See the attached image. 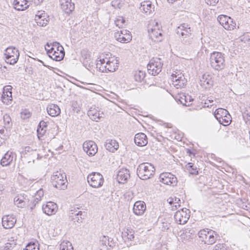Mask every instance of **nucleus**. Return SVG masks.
<instances>
[{"label":"nucleus","instance_id":"11","mask_svg":"<svg viewBox=\"0 0 250 250\" xmlns=\"http://www.w3.org/2000/svg\"><path fill=\"white\" fill-rule=\"evenodd\" d=\"M190 211L187 208H182L176 211L174 214V219L179 224H185L190 217Z\"/></svg>","mask_w":250,"mask_h":250},{"label":"nucleus","instance_id":"20","mask_svg":"<svg viewBox=\"0 0 250 250\" xmlns=\"http://www.w3.org/2000/svg\"><path fill=\"white\" fill-rule=\"evenodd\" d=\"M42 208L44 213L48 215H51L57 212L58 206L56 204L49 202L45 205H43Z\"/></svg>","mask_w":250,"mask_h":250},{"label":"nucleus","instance_id":"19","mask_svg":"<svg viewBox=\"0 0 250 250\" xmlns=\"http://www.w3.org/2000/svg\"><path fill=\"white\" fill-rule=\"evenodd\" d=\"M35 20L38 25L40 26H45L48 22L45 12L42 11H38L35 15Z\"/></svg>","mask_w":250,"mask_h":250},{"label":"nucleus","instance_id":"34","mask_svg":"<svg viewBox=\"0 0 250 250\" xmlns=\"http://www.w3.org/2000/svg\"><path fill=\"white\" fill-rule=\"evenodd\" d=\"M133 76L136 82H142L145 77L146 73L142 70H136L133 72Z\"/></svg>","mask_w":250,"mask_h":250},{"label":"nucleus","instance_id":"12","mask_svg":"<svg viewBox=\"0 0 250 250\" xmlns=\"http://www.w3.org/2000/svg\"><path fill=\"white\" fill-rule=\"evenodd\" d=\"M220 24L226 30H233L236 26V23L232 19L226 15H222L217 19Z\"/></svg>","mask_w":250,"mask_h":250},{"label":"nucleus","instance_id":"6","mask_svg":"<svg viewBox=\"0 0 250 250\" xmlns=\"http://www.w3.org/2000/svg\"><path fill=\"white\" fill-rule=\"evenodd\" d=\"M5 62L10 64H14L18 62L20 53L18 49L15 47L10 46L5 50Z\"/></svg>","mask_w":250,"mask_h":250},{"label":"nucleus","instance_id":"4","mask_svg":"<svg viewBox=\"0 0 250 250\" xmlns=\"http://www.w3.org/2000/svg\"><path fill=\"white\" fill-rule=\"evenodd\" d=\"M211 67L216 70H221L225 67V61L224 54L219 52H213L210 56Z\"/></svg>","mask_w":250,"mask_h":250},{"label":"nucleus","instance_id":"48","mask_svg":"<svg viewBox=\"0 0 250 250\" xmlns=\"http://www.w3.org/2000/svg\"><path fill=\"white\" fill-rule=\"evenodd\" d=\"M100 241L103 246H106L107 244H109L108 237L105 236L101 237Z\"/></svg>","mask_w":250,"mask_h":250},{"label":"nucleus","instance_id":"42","mask_svg":"<svg viewBox=\"0 0 250 250\" xmlns=\"http://www.w3.org/2000/svg\"><path fill=\"white\" fill-rule=\"evenodd\" d=\"M31 116V113L27 109H24L21 112V117L22 119H27L29 118Z\"/></svg>","mask_w":250,"mask_h":250},{"label":"nucleus","instance_id":"37","mask_svg":"<svg viewBox=\"0 0 250 250\" xmlns=\"http://www.w3.org/2000/svg\"><path fill=\"white\" fill-rule=\"evenodd\" d=\"M186 167L187 169L189 171L190 174L193 175L198 174V172L197 170V167L194 164L188 163L186 165Z\"/></svg>","mask_w":250,"mask_h":250},{"label":"nucleus","instance_id":"13","mask_svg":"<svg viewBox=\"0 0 250 250\" xmlns=\"http://www.w3.org/2000/svg\"><path fill=\"white\" fill-rule=\"evenodd\" d=\"M119 61L116 58L111 57L106 61L104 67L100 66V70L103 72H114L118 68Z\"/></svg>","mask_w":250,"mask_h":250},{"label":"nucleus","instance_id":"8","mask_svg":"<svg viewBox=\"0 0 250 250\" xmlns=\"http://www.w3.org/2000/svg\"><path fill=\"white\" fill-rule=\"evenodd\" d=\"M162 66L163 63L161 59L153 58L149 61L147 64L148 72L152 75H156L161 71Z\"/></svg>","mask_w":250,"mask_h":250},{"label":"nucleus","instance_id":"25","mask_svg":"<svg viewBox=\"0 0 250 250\" xmlns=\"http://www.w3.org/2000/svg\"><path fill=\"white\" fill-rule=\"evenodd\" d=\"M134 142L138 146H146L147 143V138L144 133H139L135 135Z\"/></svg>","mask_w":250,"mask_h":250},{"label":"nucleus","instance_id":"16","mask_svg":"<svg viewBox=\"0 0 250 250\" xmlns=\"http://www.w3.org/2000/svg\"><path fill=\"white\" fill-rule=\"evenodd\" d=\"M115 37L116 40L122 43H127L132 40V36L130 32L125 29L121 30L115 34Z\"/></svg>","mask_w":250,"mask_h":250},{"label":"nucleus","instance_id":"62","mask_svg":"<svg viewBox=\"0 0 250 250\" xmlns=\"http://www.w3.org/2000/svg\"><path fill=\"white\" fill-rule=\"evenodd\" d=\"M167 201L168 202L169 204L171 205H173V207H172V209H173L174 208L173 207H174V198L173 197H170L168 199H167Z\"/></svg>","mask_w":250,"mask_h":250},{"label":"nucleus","instance_id":"33","mask_svg":"<svg viewBox=\"0 0 250 250\" xmlns=\"http://www.w3.org/2000/svg\"><path fill=\"white\" fill-rule=\"evenodd\" d=\"M200 82L201 85L205 88H209L213 85V81L208 75H203Z\"/></svg>","mask_w":250,"mask_h":250},{"label":"nucleus","instance_id":"29","mask_svg":"<svg viewBox=\"0 0 250 250\" xmlns=\"http://www.w3.org/2000/svg\"><path fill=\"white\" fill-rule=\"evenodd\" d=\"M122 236L125 242L132 241L134 238V231L130 228H126L122 232Z\"/></svg>","mask_w":250,"mask_h":250},{"label":"nucleus","instance_id":"46","mask_svg":"<svg viewBox=\"0 0 250 250\" xmlns=\"http://www.w3.org/2000/svg\"><path fill=\"white\" fill-rule=\"evenodd\" d=\"M38 137L40 140L42 139V137L45 134L46 129L38 127L37 128Z\"/></svg>","mask_w":250,"mask_h":250},{"label":"nucleus","instance_id":"53","mask_svg":"<svg viewBox=\"0 0 250 250\" xmlns=\"http://www.w3.org/2000/svg\"><path fill=\"white\" fill-rule=\"evenodd\" d=\"M174 206L175 208V209L177 208V207L180 206V202L181 200L179 198H177L176 197H174Z\"/></svg>","mask_w":250,"mask_h":250},{"label":"nucleus","instance_id":"45","mask_svg":"<svg viewBox=\"0 0 250 250\" xmlns=\"http://www.w3.org/2000/svg\"><path fill=\"white\" fill-rule=\"evenodd\" d=\"M16 245V243L13 240L12 241H10V242H7L5 243L3 247H4L5 249H7V250H11L13 249V248Z\"/></svg>","mask_w":250,"mask_h":250},{"label":"nucleus","instance_id":"32","mask_svg":"<svg viewBox=\"0 0 250 250\" xmlns=\"http://www.w3.org/2000/svg\"><path fill=\"white\" fill-rule=\"evenodd\" d=\"M48 114L52 117H56L59 115L61 113L60 107L55 104H49L46 108Z\"/></svg>","mask_w":250,"mask_h":250},{"label":"nucleus","instance_id":"55","mask_svg":"<svg viewBox=\"0 0 250 250\" xmlns=\"http://www.w3.org/2000/svg\"><path fill=\"white\" fill-rule=\"evenodd\" d=\"M38 127H39L40 128H42L47 129V122H45L43 121H42L40 122Z\"/></svg>","mask_w":250,"mask_h":250},{"label":"nucleus","instance_id":"17","mask_svg":"<svg viewBox=\"0 0 250 250\" xmlns=\"http://www.w3.org/2000/svg\"><path fill=\"white\" fill-rule=\"evenodd\" d=\"M16 221L17 219L14 215H6L2 217V225L4 228L9 229L14 227Z\"/></svg>","mask_w":250,"mask_h":250},{"label":"nucleus","instance_id":"31","mask_svg":"<svg viewBox=\"0 0 250 250\" xmlns=\"http://www.w3.org/2000/svg\"><path fill=\"white\" fill-rule=\"evenodd\" d=\"M104 146L109 151L114 152L119 148V144L114 140L107 139L105 143Z\"/></svg>","mask_w":250,"mask_h":250},{"label":"nucleus","instance_id":"22","mask_svg":"<svg viewBox=\"0 0 250 250\" xmlns=\"http://www.w3.org/2000/svg\"><path fill=\"white\" fill-rule=\"evenodd\" d=\"M146 210V205L144 201H138L134 203L133 210L136 215H141Z\"/></svg>","mask_w":250,"mask_h":250},{"label":"nucleus","instance_id":"15","mask_svg":"<svg viewBox=\"0 0 250 250\" xmlns=\"http://www.w3.org/2000/svg\"><path fill=\"white\" fill-rule=\"evenodd\" d=\"M83 149L89 156H94L98 151L96 143L92 141H87L83 144Z\"/></svg>","mask_w":250,"mask_h":250},{"label":"nucleus","instance_id":"24","mask_svg":"<svg viewBox=\"0 0 250 250\" xmlns=\"http://www.w3.org/2000/svg\"><path fill=\"white\" fill-rule=\"evenodd\" d=\"M60 2L61 9L66 13H69L74 9V4L71 3V0H60Z\"/></svg>","mask_w":250,"mask_h":250},{"label":"nucleus","instance_id":"54","mask_svg":"<svg viewBox=\"0 0 250 250\" xmlns=\"http://www.w3.org/2000/svg\"><path fill=\"white\" fill-rule=\"evenodd\" d=\"M206 3L209 5L214 6L218 2L219 0H205Z\"/></svg>","mask_w":250,"mask_h":250},{"label":"nucleus","instance_id":"2","mask_svg":"<svg viewBox=\"0 0 250 250\" xmlns=\"http://www.w3.org/2000/svg\"><path fill=\"white\" fill-rule=\"evenodd\" d=\"M158 22L151 21L148 24L147 31L149 38L154 42H160L163 40L162 31Z\"/></svg>","mask_w":250,"mask_h":250},{"label":"nucleus","instance_id":"9","mask_svg":"<svg viewBox=\"0 0 250 250\" xmlns=\"http://www.w3.org/2000/svg\"><path fill=\"white\" fill-rule=\"evenodd\" d=\"M87 212L82 211L79 208H75L70 210L69 217L74 223L81 224L85 219Z\"/></svg>","mask_w":250,"mask_h":250},{"label":"nucleus","instance_id":"28","mask_svg":"<svg viewBox=\"0 0 250 250\" xmlns=\"http://www.w3.org/2000/svg\"><path fill=\"white\" fill-rule=\"evenodd\" d=\"M26 196L20 194L16 196L14 199V202L15 205L19 208H23L28 202L29 200L26 198Z\"/></svg>","mask_w":250,"mask_h":250},{"label":"nucleus","instance_id":"18","mask_svg":"<svg viewBox=\"0 0 250 250\" xmlns=\"http://www.w3.org/2000/svg\"><path fill=\"white\" fill-rule=\"evenodd\" d=\"M130 178V173L127 168L120 169L117 174V180L121 184H125Z\"/></svg>","mask_w":250,"mask_h":250},{"label":"nucleus","instance_id":"10","mask_svg":"<svg viewBox=\"0 0 250 250\" xmlns=\"http://www.w3.org/2000/svg\"><path fill=\"white\" fill-rule=\"evenodd\" d=\"M160 181L163 184L174 187L177 185L176 177L170 172H164L159 176Z\"/></svg>","mask_w":250,"mask_h":250},{"label":"nucleus","instance_id":"3","mask_svg":"<svg viewBox=\"0 0 250 250\" xmlns=\"http://www.w3.org/2000/svg\"><path fill=\"white\" fill-rule=\"evenodd\" d=\"M198 236L202 242L207 245H212L215 243L219 235L215 231L205 229L200 230L198 232Z\"/></svg>","mask_w":250,"mask_h":250},{"label":"nucleus","instance_id":"51","mask_svg":"<svg viewBox=\"0 0 250 250\" xmlns=\"http://www.w3.org/2000/svg\"><path fill=\"white\" fill-rule=\"evenodd\" d=\"M188 28H183V32H184L185 37L189 36L191 34V28L189 25L187 24V26H186Z\"/></svg>","mask_w":250,"mask_h":250},{"label":"nucleus","instance_id":"7","mask_svg":"<svg viewBox=\"0 0 250 250\" xmlns=\"http://www.w3.org/2000/svg\"><path fill=\"white\" fill-rule=\"evenodd\" d=\"M87 181L89 185L94 188L102 187L104 182L103 175L99 172H92L87 177Z\"/></svg>","mask_w":250,"mask_h":250},{"label":"nucleus","instance_id":"49","mask_svg":"<svg viewBox=\"0 0 250 250\" xmlns=\"http://www.w3.org/2000/svg\"><path fill=\"white\" fill-rule=\"evenodd\" d=\"M213 250H228L227 247H226V245L224 244H216Z\"/></svg>","mask_w":250,"mask_h":250},{"label":"nucleus","instance_id":"38","mask_svg":"<svg viewBox=\"0 0 250 250\" xmlns=\"http://www.w3.org/2000/svg\"><path fill=\"white\" fill-rule=\"evenodd\" d=\"M218 121L220 124L224 126L228 125L230 123L231 121L230 115L229 113L228 115H226L225 116H223L219 119Z\"/></svg>","mask_w":250,"mask_h":250},{"label":"nucleus","instance_id":"21","mask_svg":"<svg viewBox=\"0 0 250 250\" xmlns=\"http://www.w3.org/2000/svg\"><path fill=\"white\" fill-rule=\"evenodd\" d=\"M46 51L49 57L56 61H60L62 60L64 57V53L53 50V47H51L50 48L46 47Z\"/></svg>","mask_w":250,"mask_h":250},{"label":"nucleus","instance_id":"60","mask_svg":"<svg viewBox=\"0 0 250 250\" xmlns=\"http://www.w3.org/2000/svg\"><path fill=\"white\" fill-rule=\"evenodd\" d=\"M43 0H28V2L31 1L34 3L35 5H39L40 4Z\"/></svg>","mask_w":250,"mask_h":250},{"label":"nucleus","instance_id":"5","mask_svg":"<svg viewBox=\"0 0 250 250\" xmlns=\"http://www.w3.org/2000/svg\"><path fill=\"white\" fill-rule=\"evenodd\" d=\"M51 178L54 187L61 190H64L66 188L67 179L64 173L57 171L53 173Z\"/></svg>","mask_w":250,"mask_h":250},{"label":"nucleus","instance_id":"59","mask_svg":"<svg viewBox=\"0 0 250 250\" xmlns=\"http://www.w3.org/2000/svg\"><path fill=\"white\" fill-rule=\"evenodd\" d=\"M61 44L58 42H54L52 43V45L51 47H53V50H56V49L58 48Z\"/></svg>","mask_w":250,"mask_h":250},{"label":"nucleus","instance_id":"56","mask_svg":"<svg viewBox=\"0 0 250 250\" xmlns=\"http://www.w3.org/2000/svg\"><path fill=\"white\" fill-rule=\"evenodd\" d=\"M6 96L8 98V100H12V92L11 91H8L3 92V97H4Z\"/></svg>","mask_w":250,"mask_h":250},{"label":"nucleus","instance_id":"27","mask_svg":"<svg viewBox=\"0 0 250 250\" xmlns=\"http://www.w3.org/2000/svg\"><path fill=\"white\" fill-rule=\"evenodd\" d=\"M154 6L150 1H144L141 3L140 9L146 14H150L154 10Z\"/></svg>","mask_w":250,"mask_h":250},{"label":"nucleus","instance_id":"30","mask_svg":"<svg viewBox=\"0 0 250 250\" xmlns=\"http://www.w3.org/2000/svg\"><path fill=\"white\" fill-rule=\"evenodd\" d=\"M14 154L11 151H7L2 157L0 161V164L3 167H6L10 165L14 159Z\"/></svg>","mask_w":250,"mask_h":250},{"label":"nucleus","instance_id":"23","mask_svg":"<svg viewBox=\"0 0 250 250\" xmlns=\"http://www.w3.org/2000/svg\"><path fill=\"white\" fill-rule=\"evenodd\" d=\"M104 115L103 112H100L95 107H91L87 111V115L93 121L98 122Z\"/></svg>","mask_w":250,"mask_h":250},{"label":"nucleus","instance_id":"14","mask_svg":"<svg viewBox=\"0 0 250 250\" xmlns=\"http://www.w3.org/2000/svg\"><path fill=\"white\" fill-rule=\"evenodd\" d=\"M171 79L173 85L176 88H179L184 87V86L187 83V80L185 79L184 75L180 72H176L175 73H172L171 75Z\"/></svg>","mask_w":250,"mask_h":250},{"label":"nucleus","instance_id":"50","mask_svg":"<svg viewBox=\"0 0 250 250\" xmlns=\"http://www.w3.org/2000/svg\"><path fill=\"white\" fill-rule=\"evenodd\" d=\"M125 22V20L123 19V17H120L117 20L115 21V24L116 26L119 27H121L122 26Z\"/></svg>","mask_w":250,"mask_h":250},{"label":"nucleus","instance_id":"47","mask_svg":"<svg viewBox=\"0 0 250 250\" xmlns=\"http://www.w3.org/2000/svg\"><path fill=\"white\" fill-rule=\"evenodd\" d=\"M3 119L5 125L9 126L11 122V119L10 116L7 114H5L3 115Z\"/></svg>","mask_w":250,"mask_h":250},{"label":"nucleus","instance_id":"41","mask_svg":"<svg viewBox=\"0 0 250 250\" xmlns=\"http://www.w3.org/2000/svg\"><path fill=\"white\" fill-rule=\"evenodd\" d=\"M44 195V192L42 188H40L38 190L35 194V201L36 203H39L41 201V198L43 197Z\"/></svg>","mask_w":250,"mask_h":250},{"label":"nucleus","instance_id":"1","mask_svg":"<svg viewBox=\"0 0 250 250\" xmlns=\"http://www.w3.org/2000/svg\"><path fill=\"white\" fill-rule=\"evenodd\" d=\"M155 170V168L151 164L143 163L138 166L137 174L140 179L147 180L154 175Z\"/></svg>","mask_w":250,"mask_h":250},{"label":"nucleus","instance_id":"64","mask_svg":"<svg viewBox=\"0 0 250 250\" xmlns=\"http://www.w3.org/2000/svg\"><path fill=\"white\" fill-rule=\"evenodd\" d=\"M51 45H52V43H49L47 42L45 46V49L46 50V47L47 48H50L51 47Z\"/></svg>","mask_w":250,"mask_h":250},{"label":"nucleus","instance_id":"52","mask_svg":"<svg viewBox=\"0 0 250 250\" xmlns=\"http://www.w3.org/2000/svg\"><path fill=\"white\" fill-rule=\"evenodd\" d=\"M108 59H100L99 62L97 63V67H99L100 68V66L101 67H104V65H105V63H106V62L107 60H108Z\"/></svg>","mask_w":250,"mask_h":250},{"label":"nucleus","instance_id":"61","mask_svg":"<svg viewBox=\"0 0 250 250\" xmlns=\"http://www.w3.org/2000/svg\"><path fill=\"white\" fill-rule=\"evenodd\" d=\"M56 51L59 52H62V53L65 54L64 48L61 45L60 46H59L58 48L56 49Z\"/></svg>","mask_w":250,"mask_h":250},{"label":"nucleus","instance_id":"58","mask_svg":"<svg viewBox=\"0 0 250 250\" xmlns=\"http://www.w3.org/2000/svg\"><path fill=\"white\" fill-rule=\"evenodd\" d=\"M1 130L0 131V139H1L2 141L4 142L5 135L4 134V130L3 126H1Z\"/></svg>","mask_w":250,"mask_h":250},{"label":"nucleus","instance_id":"26","mask_svg":"<svg viewBox=\"0 0 250 250\" xmlns=\"http://www.w3.org/2000/svg\"><path fill=\"white\" fill-rule=\"evenodd\" d=\"M28 2V0H14L13 4L17 10L23 11L29 7Z\"/></svg>","mask_w":250,"mask_h":250},{"label":"nucleus","instance_id":"44","mask_svg":"<svg viewBox=\"0 0 250 250\" xmlns=\"http://www.w3.org/2000/svg\"><path fill=\"white\" fill-rule=\"evenodd\" d=\"M195 231L193 229L187 228L185 230L184 233L187 237L191 238L195 234Z\"/></svg>","mask_w":250,"mask_h":250},{"label":"nucleus","instance_id":"63","mask_svg":"<svg viewBox=\"0 0 250 250\" xmlns=\"http://www.w3.org/2000/svg\"><path fill=\"white\" fill-rule=\"evenodd\" d=\"M31 156V159L32 160L33 162H34L35 159H37V160H39L40 159H41V158L42 157V156H39V159H37L35 157V155H30Z\"/></svg>","mask_w":250,"mask_h":250},{"label":"nucleus","instance_id":"43","mask_svg":"<svg viewBox=\"0 0 250 250\" xmlns=\"http://www.w3.org/2000/svg\"><path fill=\"white\" fill-rule=\"evenodd\" d=\"M186 26H187V23H183L181 24L178 28L176 29V32L177 34L181 35L182 36H185L184 32H183V28H188Z\"/></svg>","mask_w":250,"mask_h":250},{"label":"nucleus","instance_id":"35","mask_svg":"<svg viewBox=\"0 0 250 250\" xmlns=\"http://www.w3.org/2000/svg\"><path fill=\"white\" fill-rule=\"evenodd\" d=\"M229 114V112L222 108H219L216 109L214 112V116L216 119L218 120L223 116H225L226 115H228Z\"/></svg>","mask_w":250,"mask_h":250},{"label":"nucleus","instance_id":"57","mask_svg":"<svg viewBox=\"0 0 250 250\" xmlns=\"http://www.w3.org/2000/svg\"><path fill=\"white\" fill-rule=\"evenodd\" d=\"M38 203H36V201H35V198L33 201H31L30 204L29 205L30 207V209L31 210H32L35 207L36 204H37Z\"/></svg>","mask_w":250,"mask_h":250},{"label":"nucleus","instance_id":"39","mask_svg":"<svg viewBox=\"0 0 250 250\" xmlns=\"http://www.w3.org/2000/svg\"><path fill=\"white\" fill-rule=\"evenodd\" d=\"M23 250H40L39 245L38 243L30 242Z\"/></svg>","mask_w":250,"mask_h":250},{"label":"nucleus","instance_id":"36","mask_svg":"<svg viewBox=\"0 0 250 250\" xmlns=\"http://www.w3.org/2000/svg\"><path fill=\"white\" fill-rule=\"evenodd\" d=\"M24 152L25 154L27 155H35V157L37 159H39L40 156V154L36 150H33L29 146H26L24 148Z\"/></svg>","mask_w":250,"mask_h":250},{"label":"nucleus","instance_id":"40","mask_svg":"<svg viewBox=\"0 0 250 250\" xmlns=\"http://www.w3.org/2000/svg\"><path fill=\"white\" fill-rule=\"evenodd\" d=\"M60 250H73V249L69 241H63L60 244Z\"/></svg>","mask_w":250,"mask_h":250}]
</instances>
